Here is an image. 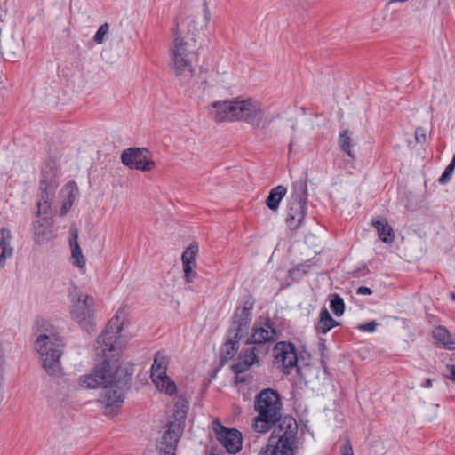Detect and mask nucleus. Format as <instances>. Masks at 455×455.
Returning <instances> with one entry per match:
<instances>
[{
    "instance_id": "obj_9",
    "label": "nucleus",
    "mask_w": 455,
    "mask_h": 455,
    "mask_svg": "<svg viewBox=\"0 0 455 455\" xmlns=\"http://www.w3.org/2000/svg\"><path fill=\"white\" fill-rule=\"evenodd\" d=\"M298 433V425L293 418H284L274 429L268 442L294 455V445Z\"/></svg>"
},
{
    "instance_id": "obj_14",
    "label": "nucleus",
    "mask_w": 455,
    "mask_h": 455,
    "mask_svg": "<svg viewBox=\"0 0 455 455\" xmlns=\"http://www.w3.org/2000/svg\"><path fill=\"white\" fill-rule=\"evenodd\" d=\"M253 302L246 300L235 309L232 325L228 330L230 337H243L247 333L252 318Z\"/></svg>"
},
{
    "instance_id": "obj_8",
    "label": "nucleus",
    "mask_w": 455,
    "mask_h": 455,
    "mask_svg": "<svg viewBox=\"0 0 455 455\" xmlns=\"http://www.w3.org/2000/svg\"><path fill=\"white\" fill-rule=\"evenodd\" d=\"M59 186V173L53 166L46 165L42 171L40 180L41 194L37 201L36 215H47L51 212L52 204Z\"/></svg>"
},
{
    "instance_id": "obj_25",
    "label": "nucleus",
    "mask_w": 455,
    "mask_h": 455,
    "mask_svg": "<svg viewBox=\"0 0 455 455\" xmlns=\"http://www.w3.org/2000/svg\"><path fill=\"white\" fill-rule=\"evenodd\" d=\"M337 324L338 323L331 317L329 311L323 308L320 313L316 329L318 332L325 334Z\"/></svg>"
},
{
    "instance_id": "obj_12",
    "label": "nucleus",
    "mask_w": 455,
    "mask_h": 455,
    "mask_svg": "<svg viewBox=\"0 0 455 455\" xmlns=\"http://www.w3.org/2000/svg\"><path fill=\"white\" fill-rule=\"evenodd\" d=\"M268 347H256L246 341L245 347L241 350L235 363L232 365L235 373H243L252 365L259 363L260 356L267 354Z\"/></svg>"
},
{
    "instance_id": "obj_27",
    "label": "nucleus",
    "mask_w": 455,
    "mask_h": 455,
    "mask_svg": "<svg viewBox=\"0 0 455 455\" xmlns=\"http://www.w3.org/2000/svg\"><path fill=\"white\" fill-rule=\"evenodd\" d=\"M197 253L198 244L196 243H191L182 254V265H195V259Z\"/></svg>"
},
{
    "instance_id": "obj_40",
    "label": "nucleus",
    "mask_w": 455,
    "mask_h": 455,
    "mask_svg": "<svg viewBox=\"0 0 455 455\" xmlns=\"http://www.w3.org/2000/svg\"><path fill=\"white\" fill-rule=\"evenodd\" d=\"M451 299L455 301V293L451 294Z\"/></svg>"
},
{
    "instance_id": "obj_29",
    "label": "nucleus",
    "mask_w": 455,
    "mask_h": 455,
    "mask_svg": "<svg viewBox=\"0 0 455 455\" xmlns=\"http://www.w3.org/2000/svg\"><path fill=\"white\" fill-rule=\"evenodd\" d=\"M188 410V403L185 399L180 398L174 405L173 416L176 418L175 422H181L185 419Z\"/></svg>"
},
{
    "instance_id": "obj_31",
    "label": "nucleus",
    "mask_w": 455,
    "mask_h": 455,
    "mask_svg": "<svg viewBox=\"0 0 455 455\" xmlns=\"http://www.w3.org/2000/svg\"><path fill=\"white\" fill-rule=\"evenodd\" d=\"M109 31V25L108 23L102 24L99 29L97 30L96 34L93 36V40L97 44H103L105 40V36L108 34Z\"/></svg>"
},
{
    "instance_id": "obj_19",
    "label": "nucleus",
    "mask_w": 455,
    "mask_h": 455,
    "mask_svg": "<svg viewBox=\"0 0 455 455\" xmlns=\"http://www.w3.org/2000/svg\"><path fill=\"white\" fill-rule=\"evenodd\" d=\"M433 338L438 347L447 350H455V336L445 327H435L433 331Z\"/></svg>"
},
{
    "instance_id": "obj_13",
    "label": "nucleus",
    "mask_w": 455,
    "mask_h": 455,
    "mask_svg": "<svg viewBox=\"0 0 455 455\" xmlns=\"http://www.w3.org/2000/svg\"><path fill=\"white\" fill-rule=\"evenodd\" d=\"M121 159L122 163L131 169L148 172L155 167V163L146 148H128L122 153Z\"/></svg>"
},
{
    "instance_id": "obj_16",
    "label": "nucleus",
    "mask_w": 455,
    "mask_h": 455,
    "mask_svg": "<svg viewBox=\"0 0 455 455\" xmlns=\"http://www.w3.org/2000/svg\"><path fill=\"white\" fill-rule=\"evenodd\" d=\"M275 363L283 367V371L289 374L297 364V354L294 345L290 342H278L274 347Z\"/></svg>"
},
{
    "instance_id": "obj_17",
    "label": "nucleus",
    "mask_w": 455,
    "mask_h": 455,
    "mask_svg": "<svg viewBox=\"0 0 455 455\" xmlns=\"http://www.w3.org/2000/svg\"><path fill=\"white\" fill-rule=\"evenodd\" d=\"M181 434V422H171L157 445L160 455H175L177 443Z\"/></svg>"
},
{
    "instance_id": "obj_39",
    "label": "nucleus",
    "mask_w": 455,
    "mask_h": 455,
    "mask_svg": "<svg viewBox=\"0 0 455 455\" xmlns=\"http://www.w3.org/2000/svg\"><path fill=\"white\" fill-rule=\"evenodd\" d=\"M204 12L205 22L208 23L210 21V12L206 5H204Z\"/></svg>"
},
{
    "instance_id": "obj_6",
    "label": "nucleus",
    "mask_w": 455,
    "mask_h": 455,
    "mask_svg": "<svg viewBox=\"0 0 455 455\" xmlns=\"http://www.w3.org/2000/svg\"><path fill=\"white\" fill-rule=\"evenodd\" d=\"M69 299L71 302V318L77 323L83 330L87 332L92 331L95 326L93 298L74 288L69 292Z\"/></svg>"
},
{
    "instance_id": "obj_33",
    "label": "nucleus",
    "mask_w": 455,
    "mask_h": 455,
    "mask_svg": "<svg viewBox=\"0 0 455 455\" xmlns=\"http://www.w3.org/2000/svg\"><path fill=\"white\" fill-rule=\"evenodd\" d=\"M377 323L374 321L368 322L366 323H363L358 325V330L363 332H374L377 328Z\"/></svg>"
},
{
    "instance_id": "obj_4",
    "label": "nucleus",
    "mask_w": 455,
    "mask_h": 455,
    "mask_svg": "<svg viewBox=\"0 0 455 455\" xmlns=\"http://www.w3.org/2000/svg\"><path fill=\"white\" fill-rule=\"evenodd\" d=\"M254 410L258 413L253 422L254 429L259 433L269 431L281 419L280 395L271 388L263 389L255 396Z\"/></svg>"
},
{
    "instance_id": "obj_21",
    "label": "nucleus",
    "mask_w": 455,
    "mask_h": 455,
    "mask_svg": "<svg viewBox=\"0 0 455 455\" xmlns=\"http://www.w3.org/2000/svg\"><path fill=\"white\" fill-rule=\"evenodd\" d=\"M70 232L72 235V239L70 240V247H71V256L73 259V265L83 268L85 266V258L84 257L81 248L77 243L78 232L77 229L74 227H71Z\"/></svg>"
},
{
    "instance_id": "obj_32",
    "label": "nucleus",
    "mask_w": 455,
    "mask_h": 455,
    "mask_svg": "<svg viewBox=\"0 0 455 455\" xmlns=\"http://www.w3.org/2000/svg\"><path fill=\"white\" fill-rule=\"evenodd\" d=\"M184 278L187 283H192L197 276L196 271H194L195 265H182Z\"/></svg>"
},
{
    "instance_id": "obj_30",
    "label": "nucleus",
    "mask_w": 455,
    "mask_h": 455,
    "mask_svg": "<svg viewBox=\"0 0 455 455\" xmlns=\"http://www.w3.org/2000/svg\"><path fill=\"white\" fill-rule=\"evenodd\" d=\"M344 308L343 299L338 295H334L331 300V309L337 316H340L344 313Z\"/></svg>"
},
{
    "instance_id": "obj_24",
    "label": "nucleus",
    "mask_w": 455,
    "mask_h": 455,
    "mask_svg": "<svg viewBox=\"0 0 455 455\" xmlns=\"http://www.w3.org/2000/svg\"><path fill=\"white\" fill-rule=\"evenodd\" d=\"M241 339L242 337L234 338L230 337L228 334L227 335V340L220 350L222 360L228 361L235 355L238 350V343Z\"/></svg>"
},
{
    "instance_id": "obj_18",
    "label": "nucleus",
    "mask_w": 455,
    "mask_h": 455,
    "mask_svg": "<svg viewBox=\"0 0 455 455\" xmlns=\"http://www.w3.org/2000/svg\"><path fill=\"white\" fill-rule=\"evenodd\" d=\"M79 195L77 184L71 180L68 181L60 190V196L61 199L60 216L66 215L71 209L75 200Z\"/></svg>"
},
{
    "instance_id": "obj_22",
    "label": "nucleus",
    "mask_w": 455,
    "mask_h": 455,
    "mask_svg": "<svg viewBox=\"0 0 455 455\" xmlns=\"http://www.w3.org/2000/svg\"><path fill=\"white\" fill-rule=\"evenodd\" d=\"M286 193L287 188L283 185H279L272 188L266 200L267 206L270 210L276 212L279 208L280 202L283 200Z\"/></svg>"
},
{
    "instance_id": "obj_36",
    "label": "nucleus",
    "mask_w": 455,
    "mask_h": 455,
    "mask_svg": "<svg viewBox=\"0 0 455 455\" xmlns=\"http://www.w3.org/2000/svg\"><path fill=\"white\" fill-rule=\"evenodd\" d=\"M340 455H354L352 446L348 442L340 448Z\"/></svg>"
},
{
    "instance_id": "obj_3",
    "label": "nucleus",
    "mask_w": 455,
    "mask_h": 455,
    "mask_svg": "<svg viewBox=\"0 0 455 455\" xmlns=\"http://www.w3.org/2000/svg\"><path fill=\"white\" fill-rule=\"evenodd\" d=\"M210 115L216 122L242 121L254 127H265L272 121L265 120L264 110L257 100L242 96L212 102Z\"/></svg>"
},
{
    "instance_id": "obj_28",
    "label": "nucleus",
    "mask_w": 455,
    "mask_h": 455,
    "mask_svg": "<svg viewBox=\"0 0 455 455\" xmlns=\"http://www.w3.org/2000/svg\"><path fill=\"white\" fill-rule=\"evenodd\" d=\"M339 143L341 149L349 156L353 157L352 139L347 130L342 131L339 136Z\"/></svg>"
},
{
    "instance_id": "obj_10",
    "label": "nucleus",
    "mask_w": 455,
    "mask_h": 455,
    "mask_svg": "<svg viewBox=\"0 0 455 455\" xmlns=\"http://www.w3.org/2000/svg\"><path fill=\"white\" fill-rule=\"evenodd\" d=\"M167 363L166 355L162 352H157L151 367V379L160 392L172 395L175 394L177 387L166 375Z\"/></svg>"
},
{
    "instance_id": "obj_1",
    "label": "nucleus",
    "mask_w": 455,
    "mask_h": 455,
    "mask_svg": "<svg viewBox=\"0 0 455 455\" xmlns=\"http://www.w3.org/2000/svg\"><path fill=\"white\" fill-rule=\"evenodd\" d=\"M122 319L116 315L107 328L97 339L99 354L107 357L91 372L79 378V386L84 388L95 389L102 387L99 403L103 413L108 417H115L124 403L123 388L129 380V371L122 367L119 362L112 359L118 355L126 347L127 339L122 334Z\"/></svg>"
},
{
    "instance_id": "obj_34",
    "label": "nucleus",
    "mask_w": 455,
    "mask_h": 455,
    "mask_svg": "<svg viewBox=\"0 0 455 455\" xmlns=\"http://www.w3.org/2000/svg\"><path fill=\"white\" fill-rule=\"evenodd\" d=\"M415 140L419 143H423L426 141V133L422 128H417L415 130Z\"/></svg>"
},
{
    "instance_id": "obj_37",
    "label": "nucleus",
    "mask_w": 455,
    "mask_h": 455,
    "mask_svg": "<svg viewBox=\"0 0 455 455\" xmlns=\"http://www.w3.org/2000/svg\"><path fill=\"white\" fill-rule=\"evenodd\" d=\"M356 293L359 295H371L372 291L368 287L361 286L356 290Z\"/></svg>"
},
{
    "instance_id": "obj_38",
    "label": "nucleus",
    "mask_w": 455,
    "mask_h": 455,
    "mask_svg": "<svg viewBox=\"0 0 455 455\" xmlns=\"http://www.w3.org/2000/svg\"><path fill=\"white\" fill-rule=\"evenodd\" d=\"M433 386V381L431 379H427L421 383V387L423 388H430Z\"/></svg>"
},
{
    "instance_id": "obj_5",
    "label": "nucleus",
    "mask_w": 455,
    "mask_h": 455,
    "mask_svg": "<svg viewBox=\"0 0 455 455\" xmlns=\"http://www.w3.org/2000/svg\"><path fill=\"white\" fill-rule=\"evenodd\" d=\"M63 347L61 338L52 330L37 337L35 348L40 355L42 366L49 375L56 376L60 373Z\"/></svg>"
},
{
    "instance_id": "obj_15",
    "label": "nucleus",
    "mask_w": 455,
    "mask_h": 455,
    "mask_svg": "<svg viewBox=\"0 0 455 455\" xmlns=\"http://www.w3.org/2000/svg\"><path fill=\"white\" fill-rule=\"evenodd\" d=\"M278 339V332L275 323L270 320L257 321L252 328L251 337L247 341L256 347H268L267 344L272 343Z\"/></svg>"
},
{
    "instance_id": "obj_11",
    "label": "nucleus",
    "mask_w": 455,
    "mask_h": 455,
    "mask_svg": "<svg viewBox=\"0 0 455 455\" xmlns=\"http://www.w3.org/2000/svg\"><path fill=\"white\" fill-rule=\"evenodd\" d=\"M212 430L219 443L230 454H235L242 450V434L235 428H228L221 424L220 419L212 421Z\"/></svg>"
},
{
    "instance_id": "obj_23",
    "label": "nucleus",
    "mask_w": 455,
    "mask_h": 455,
    "mask_svg": "<svg viewBox=\"0 0 455 455\" xmlns=\"http://www.w3.org/2000/svg\"><path fill=\"white\" fill-rule=\"evenodd\" d=\"M373 227L377 229L379 237L384 243L391 242L394 239L392 228L385 218L372 220Z\"/></svg>"
},
{
    "instance_id": "obj_20",
    "label": "nucleus",
    "mask_w": 455,
    "mask_h": 455,
    "mask_svg": "<svg viewBox=\"0 0 455 455\" xmlns=\"http://www.w3.org/2000/svg\"><path fill=\"white\" fill-rule=\"evenodd\" d=\"M11 231L6 228H3L1 229L0 238V267H4L5 265V259L11 258L13 254V248L11 246Z\"/></svg>"
},
{
    "instance_id": "obj_35",
    "label": "nucleus",
    "mask_w": 455,
    "mask_h": 455,
    "mask_svg": "<svg viewBox=\"0 0 455 455\" xmlns=\"http://www.w3.org/2000/svg\"><path fill=\"white\" fill-rule=\"evenodd\" d=\"M445 376L447 379L455 381V365L454 364H447L446 365V373Z\"/></svg>"
},
{
    "instance_id": "obj_2",
    "label": "nucleus",
    "mask_w": 455,
    "mask_h": 455,
    "mask_svg": "<svg viewBox=\"0 0 455 455\" xmlns=\"http://www.w3.org/2000/svg\"><path fill=\"white\" fill-rule=\"evenodd\" d=\"M195 21L191 18L176 28L172 35V45L171 47L172 70L174 76L182 84H189L195 75L193 62L196 59Z\"/></svg>"
},
{
    "instance_id": "obj_26",
    "label": "nucleus",
    "mask_w": 455,
    "mask_h": 455,
    "mask_svg": "<svg viewBox=\"0 0 455 455\" xmlns=\"http://www.w3.org/2000/svg\"><path fill=\"white\" fill-rule=\"evenodd\" d=\"M46 222L45 219L36 220L33 223L34 234L36 236V243H42L48 239V233L44 228V223Z\"/></svg>"
},
{
    "instance_id": "obj_7",
    "label": "nucleus",
    "mask_w": 455,
    "mask_h": 455,
    "mask_svg": "<svg viewBox=\"0 0 455 455\" xmlns=\"http://www.w3.org/2000/svg\"><path fill=\"white\" fill-rule=\"evenodd\" d=\"M307 203V183L301 180H297L293 183L287 208L286 223L291 230H296L304 220Z\"/></svg>"
}]
</instances>
